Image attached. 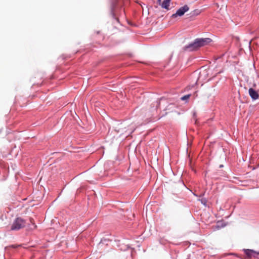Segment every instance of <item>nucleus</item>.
<instances>
[{"label": "nucleus", "instance_id": "4468645a", "mask_svg": "<svg viewBox=\"0 0 259 259\" xmlns=\"http://www.w3.org/2000/svg\"><path fill=\"white\" fill-rule=\"evenodd\" d=\"M220 167H223V165H221L220 166Z\"/></svg>", "mask_w": 259, "mask_h": 259}, {"label": "nucleus", "instance_id": "7ed1b4c3", "mask_svg": "<svg viewBox=\"0 0 259 259\" xmlns=\"http://www.w3.org/2000/svg\"><path fill=\"white\" fill-rule=\"evenodd\" d=\"M189 10V7L185 5L183 7L179 8L176 12V13L172 15V18H176L178 16H182L184 15V14L188 12Z\"/></svg>", "mask_w": 259, "mask_h": 259}, {"label": "nucleus", "instance_id": "9b49d317", "mask_svg": "<svg viewBox=\"0 0 259 259\" xmlns=\"http://www.w3.org/2000/svg\"><path fill=\"white\" fill-rule=\"evenodd\" d=\"M190 96H191V94H188V95L184 96L183 97H181V99L182 101H186V102H187L188 100L189 99V98H190Z\"/></svg>", "mask_w": 259, "mask_h": 259}, {"label": "nucleus", "instance_id": "9d476101", "mask_svg": "<svg viewBox=\"0 0 259 259\" xmlns=\"http://www.w3.org/2000/svg\"><path fill=\"white\" fill-rule=\"evenodd\" d=\"M244 252H245L246 255L248 257H251L252 256H254L253 254H255L256 253V252L254 251L253 250L249 249H244Z\"/></svg>", "mask_w": 259, "mask_h": 259}, {"label": "nucleus", "instance_id": "20e7f679", "mask_svg": "<svg viewBox=\"0 0 259 259\" xmlns=\"http://www.w3.org/2000/svg\"><path fill=\"white\" fill-rule=\"evenodd\" d=\"M113 238L111 235L103 237L99 243V247H103L104 245H108L109 243L113 240Z\"/></svg>", "mask_w": 259, "mask_h": 259}, {"label": "nucleus", "instance_id": "1a4fd4ad", "mask_svg": "<svg viewBox=\"0 0 259 259\" xmlns=\"http://www.w3.org/2000/svg\"><path fill=\"white\" fill-rule=\"evenodd\" d=\"M201 13V11L198 9H195L191 12L188 15L190 18H193L199 15Z\"/></svg>", "mask_w": 259, "mask_h": 259}, {"label": "nucleus", "instance_id": "ddd939ff", "mask_svg": "<svg viewBox=\"0 0 259 259\" xmlns=\"http://www.w3.org/2000/svg\"><path fill=\"white\" fill-rule=\"evenodd\" d=\"M224 226H225V225H221V226H220V223H218V224L216 226V227L218 228V229H219V228H221L222 227H224Z\"/></svg>", "mask_w": 259, "mask_h": 259}, {"label": "nucleus", "instance_id": "39448f33", "mask_svg": "<svg viewBox=\"0 0 259 259\" xmlns=\"http://www.w3.org/2000/svg\"><path fill=\"white\" fill-rule=\"evenodd\" d=\"M184 50L188 51H194L198 49L195 40L184 48Z\"/></svg>", "mask_w": 259, "mask_h": 259}, {"label": "nucleus", "instance_id": "f257e3e1", "mask_svg": "<svg viewBox=\"0 0 259 259\" xmlns=\"http://www.w3.org/2000/svg\"><path fill=\"white\" fill-rule=\"evenodd\" d=\"M25 221L21 218H17L11 226L12 230H18L25 226Z\"/></svg>", "mask_w": 259, "mask_h": 259}, {"label": "nucleus", "instance_id": "f8f14e48", "mask_svg": "<svg viewBox=\"0 0 259 259\" xmlns=\"http://www.w3.org/2000/svg\"><path fill=\"white\" fill-rule=\"evenodd\" d=\"M199 200L201 202V203L204 205V206H206L207 204V200L205 198H202L201 199H199Z\"/></svg>", "mask_w": 259, "mask_h": 259}, {"label": "nucleus", "instance_id": "f03ea898", "mask_svg": "<svg viewBox=\"0 0 259 259\" xmlns=\"http://www.w3.org/2000/svg\"><path fill=\"white\" fill-rule=\"evenodd\" d=\"M195 40L198 49L201 47L208 45L212 41V39L210 38H197Z\"/></svg>", "mask_w": 259, "mask_h": 259}, {"label": "nucleus", "instance_id": "0eeeda50", "mask_svg": "<svg viewBox=\"0 0 259 259\" xmlns=\"http://www.w3.org/2000/svg\"><path fill=\"white\" fill-rule=\"evenodd\" d=\"M171 0H164L162 2L161 1L159 2H158L161 6L162 8L168 10L169 9V3Z\"/></svg>", "mask_w": 259, "mask_h": 259}, {"label": "nucleus", "instance_id": "2eb2a0df", "mask_svg": "<svg viewBox=\"0 0 259 259\" xmlns=\"http://www.w3.org/2000/svg\"><path fill=\"white\" fill-rule=\"evenodd\" d=\"M255 254H259V252H256Z\"/></svg>", "mask_w": 259, "mask_h": 259}, {"label": "nucleus", "instance_id": "423d86ee", "mask_svg": "<svg viewBox=\"0 0 259 259\" xmlns=\"http://www.w3.org/2000/svg\"><path fill=\"white\" fill-rule=\"evenodd\" d=\"M249 95L253 100H256L259 98V94L258 93L252 88H250L248 91Z\"/></svg>", "mask_w": 259, "mask_h": 259}, {"label": "nucleus", "instance_id": "6e6552de", "mask_svg": "<svg viewBox=\"0 0 259 259\" xmlns=\"http://www.w3.org/2000/svg\"><path fill=\"white\" fill-rule=\"evenodd\" d=\"M117 3L114 2L112 3L111 5V13L113 16V18H116V9L117 7Z\"/></svg>", "mask_w": 259, "mask_h": 259}]
</instances>
